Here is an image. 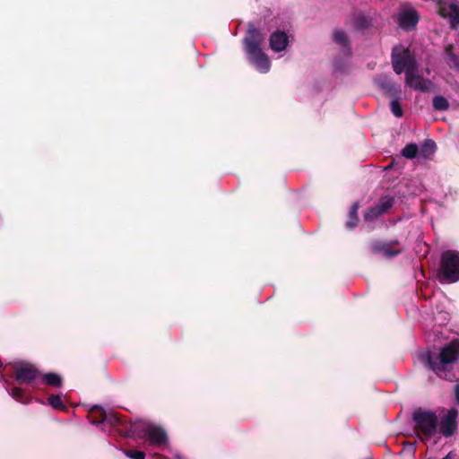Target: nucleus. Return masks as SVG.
Returning <instances> with one entry per match:
<instances>
[{
  "mask_svg": "<svg viewBox=\"0 0 459 459\" xmlns=\"http://www.w3.org/2000/svg\"><path fill=\"white\" fill-rule=\"evenodd\" d=\"M392 65L397 74L405 72V83L410 88L421 92H427L432 89L433 82L420 74L416 60L409 49L402 46L394 48Z\"/></svg>",
  "mask_w": 459,
  "mask_h": 459,
  "instance_id": "obj_1",
  "label": "nucleus"
},
{
  "mask_svg": "<svg viewBox=\"0 0 459 459\" xmlns=\"http://www.w3.org/2000/svg\"><path fill=\"white\" fill-rule=\"evenodd\" d=\"M420 359L438 377L447 378L450 367L459 359V339L451 342L437 353H422Z\"/></svg>",
  "mask_w": 459,
  "mask_h": 459,
  "instance_id": "obj_2",
  "label": "nucleus"
},
{
  "mask_svg": "<svg viewBox=\"0 0 459 459\" xmlns=\"http://www.w3.org/2000/svg\"><path fill=\"white\" fill-rule=\"evenodd\" d=\"M264 40V37L261 31L253 24H249L247 35L244 39L245 50L250 62L255 65L256 69L261 73H267L270 70V61L260 48Z\"/></svg>",
  "mask_w": 459,
  "mask_h": 459,
  "instance_id": "obj_3",
  "label": "nucleus"
},
{
  "mask_svg": "<svg viewBox=\"0 0 459 459\" xmlns=\"http://www.w3.org/2000/svg\"><path fill=\"white\" fill-rule=\"evenodd\" d=\"M412 420L415 431L421 440H429L438 434V420L434 411L420 408L413 412Z\"/></svg>",
  "mask_w": 459,
  "mask_h": 459,
  "instance_id": "obj_4",
  "label": "nucleus"
},
{
  "mask_svg": "<svg viewBox=\"0 0 459 459\" xmlns=\"http://www.w3.org/2000/svg\"><path fill=\"white\" fill-rule=\"evenodd\" d=\"M441 282L452 283L459 281V253L448 250L442 254L439 270Z\"/></svg>",
  "mask_w": 459,
  "mask_h": 459,
  "instance_id": "obj_5",
  "label": "nucleus"
},
{
  "mask_svg": "<svg viewBox=\"0 0 459 459\" xmlns=\"http://www.w3.org/2000/svg\"><path fill=\"white\" fill-rule=\"evenodd\" d=\"M139 430V437H144L151 446L164 447L168 444V437L165 430L151 423H143L134 427V431Z\"/></svg>",
  "mask_w": 459,
  "mask_h": 459,
  "instance_id": "obj_6",
  "label": "nucleus"
},
{
  "mask_svg": "<svg viewBox=\"0 0 459 459\" xmlns=\"http://www.w3.org/2000/svg\"><path fill=\"white\" fill-rule=\"evenodd\" d=\"M437 6L439 15L449 19L451 27L455 29L459 24V4L439 0L437 3Z\"/></svg>",
  "mask_w": 459,
  "mask_h": 459,
  "instance_id": "obj_7",
  "label": "nucleus"
},
{
  "mask_svg": "<svg viewBox=\"0 0 459 459\" xmlns=\"http://www.w3.org/2000/svg\"><path fill=\"white\" fill-rule=\"evenodd\" d=\"M458 411L456 409H450L448 412L440 420L439 432L444 437L452 436L457 429L456 419Z\"/></svg>",
  "mask_w": 459,
  "mask_h": 459,
  "instance_id": "obj_8",
  "label": "nucleus"
},
{
  "mask_svg": "<svg viewBox=\"0 0 459 459\" xmlns=\"http://www.w3.org/2000/svg\"><path fill=\"white\" fill-rule=\"evenodd\" d=\"M418 20V13L413 8L404 7L399 13L398 24L404 30H411L416 26Z\"/></svg>",
  "mask_w": 459,
  "mask_h": 459,
  "instance_id": "obj_9",
  "label": "nucleus"
},
{
  "mask_svg": "<svg viewBox=\"0 0 459 459\" xmlns=\"http://www.w3.org/2000/svg\"><path fill=\"white\" fill-rule=\"evenodd\" d=\"M39 373L31 365H23L16 369V379L23 383H31L38 378Z\"/></svg>",
  "mask_w": 459,
  "mask_h": 459,
  "instance_id": "obj_10",
  "label": "nucleus"
},
{
  "mask_svg": "<svg viewBox=\"0 0 459 459\" xmlns=\"http://www.w3.org/2000/svg\"><path fill=\"white\" fill-rule=\"evenodd\" d=\"M288 42V36L283 31H275L270 38V47L274 52H281L284 50Z\"/></svg>",
  "mask_w": 459,
  "mask_h": 459,
  "instance_id": "obj_11",
  "label": "nucleus"
},
{
  "mask_svg": "<svg viewBox=\"0 0 459 459\" xmlns=\"http://www.w3.org/2000/svg\"><path fill=\"white\" fill-rule=\"evenodd\" d=\"M375 253L382 254L385 257H392L400 253V250H394L388 244L385 243H375L372 247Z\"/></svg>",
  "mask_w": 459,
  "mask_h": 459,
  "instance_id": "obj_12",
  "label": "nucleus"
},
{
  "mask_svg": "<svg viewBox=\"0 0 459 459\" xmlns=\"http://www.w3.org/2000/svg\"><path fill=\"white\" fill-rule=\"evenodd\" d=\"M433 108L438 111L447 110L449 108L448 100L443 96H435L433 98Z\"/></svg>",
  "mask_w": 459,
  "mask_h": 459,
  "instance_id": "obj_13",
  "label": "nucleus"
},
{
  "mask_svg": "<svg viewBox=\"0 0 459 459\" xmlns=\"http://www.w3.org/2000/svg\"><path fill=\"white\" fill-rule=\"evenodd\" d=\"M394 204V199L390 196H385L382 197L378 203V204L376 206L377 210L379 212L380 214L385 212L392 207Z\"/></svg>",
  "mask_w": 459,
  "mask_h": 459,
  "instance_id": "obj_14",
  "label": "nucleus"
},
{
  "mask_svg": "<svg viewBox=\"0 0 459 459\" xmlns=\"http://www.w3.org/2000/svg\"><path fill=\"white\" fill-rule=\"evenodd\" d=\"M43 380L46 384L52 386H61L62 378L59 375L55 373H48L43 376Z\"/></svg>",
  "mask_w": 459,
  "mask_h": 459,
  "instance_id": "obj_15",
  "label": "nucleus"
},
{
  "mask_svg": "<svg viewBox=\"0 0 459 459\" xmlns=\"http://www.w3.org/2000/svg\"><path fill=\"white\" fill-rule=\"evenodd\" d=\"M12 397L20 403H26L29 399L24 391L19 387H13L10 393Z\"/></svg>",
  "mask_w": 459,
  "mask_h": 459,
  "instance_id": "obj_16",
  "label": "nucleus"
},
{
  "mask_svg": "<svg viewBox=\"0 0 459 459\" xmlns=\"http://www.w3.org/2000/svg\"><path fill=\"white\" fill-rule=\"evenodd\" d=\"M417 153L418 147L416 144L413 143L406 145L402 151V154L408 159H412L416 157Z\"/></svg>",
  "mask_w": 459,
  "mask_h": 459,
  "instance_id": "obj_17",
  "label": "nucleus"
},
{
  "mask_svg": "<svg viewBox=\"0 0 459 459\" xmlns=\"http://www.w3.org/2000/svg\"><path fill=\"white\" fill-rule=\"evenodd\" d=\"M446 52L448 57V64L451 67H455L459 70V57L455 56L452 53V47H447Z\"/></svg>",
  "mask_w": 459,
  "mask_h": 459,
  "instance_id": "obj_18",
  "label": "nucleus"
},
{
  "mask_svg": "<svg viewBox=\"0 0 459 459\" xmlns=\"http://www.w3.org/2000/svg\"><path fill=\"white\" fill-rule=\"evenodd\" d=\"M333 39L336 43H338L341 46L346 47L348 44V39L346 34L341 30H336L333 33Z\"/></svg>",
  "mask_w": 459,
  "mask_h": 459,
  "instance_id": "obj_19",
  "label": "nucleus"
},
{
  "mask_svg": "<svg viewBox=\"0 0 459 459\" xmlns=\"http://www.w3.org/2000/svg\"><path fill=\"white\" fill-rule=\"evenodd\" d=\"M48 403L54 409H65L60 395H51L48 398Z\"/></svg>",
  "mask_w": 459,
  "mask_h": 459,
  "instance_id": "obj_20",
  "label": "nucleus"
},
{
  "mask_svg": "<svg viewBox=\"0 0 459 459\" xmlns=\"http://www.w3.org/2000/svg\"><path fill=\"white\" fill-rule=\"evenodd\" d=\"M390 108H391L392 113L396 117H401L403 116V109L401 108V105H400V102L398 100H393L390 103Z\"/></svg>",
  "mask_w": 459,
  "mask_h": 459,
  "instance_id": "obj_21",
  "label": "nucleus"
},
{
  "mask_svg": "<svg viewBox=\"0 0 459 459\" xmlns=\"http://www.w3.org/2000/svg\"><path fill=\"white\" fill-rule=\"evenodd\" d=\"M371 24V20L364 15H359L356 21L355 25L358 29H364Z\"/></svg>",
  "mask_w": 459,
  "mask_h": 459,
  "instance_id": "obj_22",
  "label": "nucleus"
},
{
  "mask_svg": "<svg viewBox=\"0 0 459 459\" xmlns=\"http://www.w3.org/2000/svg\"><path fill=\"white\" fill-rule=\"evenodd\" d=\"M125 455L131 459H145V454L137 450H126Z\"/></svg>",
  "mask_w": 459,
  "mask_h": 459,
  "instance_id": "obj_23",
  "label": "nucleus"
},
{
  "mask_svg": "<svg viewBox=\"0 0 459 459\" xmlns=\"http://www.w3.org/2000/svg\"><path fill=\"white\" fill-rule=\"evenodd\" d=\"M380 215L379 212L377 210L376 207L371 208L366 214H365V220L368 221H372L376 218H377Z\"/></svg>",
  "mask_w": 459,
  "mask_h": 459,
  "instance_id": "obj_24",
  "label": "nucleus"
},
{
  "mask_svg": "<svg viewBox=\"0 0 459 459\" xmlns=\"http://www.w3.org/2000/svg\"><path fill=\"white\" fill-rule=\"evenodd\" d=\"M358 209H359V204L355 203L351 206V211H350V217H351V219L354 217V220H356Z\"/></svg>",
  "mask_w": 459,
  "mask_h": 459,
  "instance_id": "obj_25",
  "label": "nucleus"
},
{
  "mask_svg": "<svg viewBox=\"0 0 459 459\" xmlns=\"http://www.w3.org/2000/svg\"><path fill=\"white\" fill-rule=\"evenodd\" d=\"M358 218L356 217V220H354V217L351 219V217L349 218V221L346 223L347 228L349 229H354L357 225Z\"/></svg>",
  "mask_w": 459,
  "mask_h": 459,
  "instance_id": "obj_26",
  "label": "nucleus"
},
{
  "mask_svg": "<svg viewBox=\"0 0 459 459\" xmlns=\"http://www.w3.org/2000/svg\"><path fill=\"white\" fill-rule=\"evenodd\" d=\"M455 394L456 403L459 405V384L455 385Z\"/></svg>",
  "mask_w": 459,
  "mask_h": 459,
  "instance_id": "obj_27",
  "label": "nucleus"
},
{
  "mask_svg": "<svg viewBox=\"0 0 459 459\" xmlns=\"http://www.w3.org/2000/svg\"><path fill=\"white\" fill-rule=\"evenodd\" d=\"M426 145L430 147V148H432V149L435 148V143L430 141V140L426 142Z\"/></svg>",
  "mask_w": 459,
  "mask_h": 459,
  "instance_id": "obj_28",
  "label": "nucleus"
},
{
  "mask_svg": "<svg viewBox=\"0 0 459 459\" xmlns=\"http://www.w3.org/2000/svg\"><path fill=\"white\" fill-rule=\"evenodd\" d=\"M404 449H408L410 452H412L414 450V446L412 444H409L404 447Z\"/></svg>",
  "mask_w": 459,
  "mask_h": 459,
  "instance_id": "obj_29",
  "label": "nucleus"
}]
</instances>
